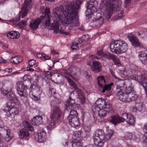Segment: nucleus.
Masks as SVG:
<instances>
[{
  "instance_id": "obj_1",
  "label": "nucleus",
  "mask_w": 147,
  "mask_h": 147,
  "mask_svg": "<svg viewBox=\"0 0 147 147\" xmlns=\"http://www.w3.org/2000/svg\"><path fill=\"white\" fill-rule=\"evenodd\" d=\"M82 2V0L71 1L65 10L63 6L54 9L52 16L54 22L52 24L50 22L51 17L49 8L46 7L45 16H42L36 20L30 21V27L33 30H35L38 28L40 23L43 22V25L45 28L53 30L56 33L60 32L61 34L68 35L69 34V32L67 31L63 26H68L71 30L79 25L78 8Z\"/></svg>"
},
{
  "instance_id": "obj_2",
  "label": "nucleus",
  "mask_w": 147,
  "mask_h": 147,
  "mask_svg": "<svg viewBox=\"0 0 147 147\" xmlns=\"http://www.w3.org/2000/svg\"><path fill=\"white\" fill-rule=\"evenodd\" d=\"M96 0H90L85 5L87 7L86 15L88 19L93 16L94 12L96 14L95 18L93 20L91 25L93 26L98 27L103 24L105 19L109 20L112 14L115 11L119 12L118 16L114 17L113 20L116 21L121 19L123 16V12L121 9L122 2L121 0H102L99 9L96 11L95 4H97Z\"/></svg>"
},
{
  "instance_id": "obj_3",
  "label": "nucleus",
  "mask_w": 147,
  "mask_h": 147,
  "mask_svg": "<svg viewBox=\"0 0 147 147\" xmlns=\"http://www.w3.org/2000/svg\"><path fill=\"white\" fill-rule=\"evenodd\" d=\"M123 85H117L116 87V94L121 101L126 102L136 100L138 96L136 94H133V86L131 82L129 80L121 81Z\"/></svg>"
},
{
  "instance_id": "obj_4",
  "label": "nucleus",
  "mask_w": 147,
  "mask_h": 147,
  "mask_svg": "<svg viewBox=\"0 0 147 147\" xmlns=\"http://www.w3.org/2000/svg\"><path fill=\"white\" fill-rule=\"evenodd\" d=\"M13 88V86L11 85L7 88V90L2 88L1 89V93L3 95H7L8 99L11 101L6 104L4 111L6 112V115L8 117H13L15 115L19 113L18 109L16 107L14 104L18 102V98L12 91Z\"/></svg>"
},
{
  "instance_id": "obj_5",
  "label": "nucleus",
  "mask_w": 147,
  "mask_h": 147,
  "mask_svg": "<svg viewBox=\"0 0 147 147\" xmlns=\"http://www.w3.org/2000/svg\"><path fill=\"white\" fill-rule=\"evenodd\" d=\"M65 77L68 81L69 84L76 91L77 93L76 94H77L78 96L77 97L78 100L76 103L75 101V96H76L74 95L76 92H74L71 93L69 99L65 103V108L66 110L68 111L73 108L76 104H83L85 102V97L81 90L78 89L75 82L70 78L66 76H65Z\"/></svg>"
},
{
  "instance_id": "obj_6",
  "label": "nucleus",
  "mask_w": 147,
  "mask_h": 147,
  "mask_svg": "<svg viewBox=\"0 0 147 147\" xmlns=\"http://www.w3.org/2000/svg\"><path fill=\"white\" fill-rule=\"evenodd\" d=\"M111 105L106 101L105 99L101 98L98 99L92 107L94 112H98V115L101 118H104L109 113Z\"/></svg>"
},
{
  "instance_id": "obj_7",
  "label": "nucleus",
  "mask_w": 147,
  "mask_h": 147,
  "mask_svg": "<svg viewBox=\"0 0 147 147\" xmlns=\"http://www.w3.org/2000/svg\"><path fill=\"white\" fill-rule=\"evenodd\" d=\"M63 113L61 110L58 107H54L51 111L50 116L51 120L49 121L47 126V129L51 130L54 128L59 123Z\"/></svg>"
},
{
  "instance_id": "obj_8",
  "label": "nucleus",
  "mask_w": 147,
  "mask_h": 147,
  "mask_svg": "<svg viewBox=\"0 0 147 147\" xmlns=\"http://www.w3.org/2000/svg\"><path fill=\"white\" fill-rule=\"evenodd\" d=\"M111 52L116 54H120L125 52L128 49L127 44L121 40H117L111 42L110 45Z\"/></svg>"
},
{
  "instance_id": "obj_9",
  "label": "nucleus",
  "mask_w": 147,
  "mask_h": 147,
  "mask_svg": "<svg viewBox=\"0 0 147 147\" xmlns=\"http://www.w3.org/2000/svg\"><path fill=\"white\" fill-rule=\"evenodd\" d=\"M32 7L31 0H25L24 3L22 7L21 11L19 12L20 15H17L12 20H10L11 24L13 25L16 24L20 20V16L22 18H25L27 16L28 9H30Z\"/></svg>"
},
{
  "instance_id": "obj_10",
  "label": "nucleus",
  "mask_w": 147,
  "mask_h": 147,
  "mask_svg": "<svg viewBox=\"0 0 147 147\" xmlns=\"http://www.w3.org/2000/svg\"><path fill=\"white\" fill-rule=\"evenodd\" d=\"M67 119L68 123L71 127L74 128L79 127L80 123L76 111L74 110L71 111Z\"/></svg>"
},
{
  "instance_id": "obj_11",
  "label": "nucleus",
  "mask_w": 147,
  "mask_h": 147,
  "mask_svg": "<svg viewBox=\"0 0 147 147\" xmlns=\"http://www.w3.org/2000/svg\"><path fill=\"white\" fill-rule=\"evenodd\" d=\"M97 81L99 86L102 88V92L103 93L105 92L106 91H108L110 90L111 89V86L113 85V83L112 82L106 85L104 78L102 76L98 77Z\"/></svg>"
},
{
  "instance_id": "obj_12",
  "label": "nucleus",
  "mask_w": 147,
  "mask_h": 147,
  "mask_svg": "<svg viewBox=\"0 0 147 147\" xmlns=\"http://www.w3.org/2000/svg\"><path fill=\"white\" fill-rule=\"evenodd\" d=\"M17 89L19 94L21 96L26 97L28 96V91L29 90L26 86H25L21 82H18L16 83Z\"/></svg>"
},
{
  "instance_id": "obj_13",
  "label": "nucleus",
  "mask_w": 147,
  "mask_h": 147,
  "mask_svg": "<svg viewBox=\"0 0 147 147\" xmlns=\"http://www.w3.org/2000/svg\"><path fill=\"white\" fill-rule=\"evenodd\" d=\"M46 133L43 130H38L34 135V139L36 141L39 143H43L46 140Z\"/></svg>"
},
{
  "instance_id": "obj_14",
  "label": "nucleus",
  "mask_w": 147,
  "mask_h": 147,
  "mask_svg": "<svg viewBox=\"0 0 147 147\" xmlns=\"http://www.w3.org/2000/svg\"><path fill=\"white\" fill-rule=\"evenodd\" d=\"M63 145L64 147H83L80 140L66 141L63 142Z\"/></svg>"
},
{
  "instance_id": "obj_15",
  "label": "nucleus",
  "mask_w": 147,
  "mask_h": 147,
  "mask_svg": "<svg viewBox=\"0 0 147 147\" xmlns=\"http://www.w3.org/2000/svg\"><path fill=\"white\" fill-rule=\"evenodd\" d=\"M122 117L124 120V122L126 121L130 125L134 126L135 123V118L134 116L129 113H124L122 114Z\"/></svg>"
},
{
  "instance_id": "obj_16",
  "label": "nucleus",
  "mask_w": 147,
  "mask_h": 147,
  "mask_svg": "<svg viewBox=\"0 0 147 147\" xmlns=\"http://www.w3.org/2000/svg\"><path fill=\"white\" fill-rule=\"evenodd\" d=\"M102 56L106 59H112L116 65H121L120 61L119 58H117L116 56L112 55L109 52H106L105 53V54L102 55Z\"/></svg>"
},
{
  "instance_id": "obj_17",
  "label": "nucleus",
  "mask_w": 147,
  "mask_h": 147,
  "mask_svg": "<svg viewBox=\"0 0 147 147\" xmlns=\"http://www.w3.org/2000/svg\"><path fill=\"white\" fill-rule=\"evenodd\" d=\"M2 130L5 134H4L3 136L4 139L5 141L8 142L13 139V134L11 132L10 129L3 128Z\"/></svg>"
},
{
  "instance_id": "obj_18",
  "label": "nucleus",
  "mask_w": 147,
  "mask_h": 147,
  "mask_svg": "<svg viewBox=\"0 0 147 147\" xmlns=\"http://www.w3.org/2000/svg\"><path fill=\"white\" fill-rule=\"evenodd\" d=\"M105 54V53L103 52L102 50L98 51L97 52V55L98 56H96L94 55H89L88 57L89 58V60H90V62H88L87 63L89 65H90L91 60H93L94 59H103L104 58L102 56V55Z\"/></svg>"
},
{
  "instance_id": "obj_19",
  "label": "nucleus",
  "mask_w": 147,
  "mask_h": 147,
  "mask_svg": "<svg viewBox=\"0 0 147 147\" xmlns=\"http://www.w3.org/2000/svg\"><path fill=\"white\" fill-rule=\"evenodd\" d=\"M40 92H36L35 90L33 89L30 91L29 94L33 100L37 101L40 99Z\"/></svg>"
},
{
  "instance_id": "obj_20",
  "label": "nucleus",
  "mask_w": 147,
  "mask_h": 147,
  "mask_svg": "<svg viewBox=\"0 0 147 147\" xmlns=\"http://www.w3.org/2000/svg\"><path fill=\"white\" fill-rule=\"evenodd\" d=\"M29 134L28 130L26 129H23L20 130L19 137L20 139L28 140Z\"/></svg>"
},
{
  "instance_id": "obj_21",
  "label": "nucleus",
  "mask_w": 147,
  "mask_h": 147,
  "mask_svg": "<svg viewBox=\"0 0 147 147\" xmlns=\"http://www.w3.org/2000/svg\"><path fill=\"white\" fill-rule=\"evenodd\" d=\"M139 57L142 63L146 65L147 63V51L140 52Z\"/></svg>"
},
{
  "instance_id": "obj_22",
  "label": "nucleus",
  "mask_w": 147,
  "mask_h": 147,
  "mask_svg": "<svg viewBox=\"0 0 147 147\" xmlns=\"http://www.w3.org/2000/svg\"><path fill=\"white\" fill-rule=\"evenodd\" d=\"M42 118L40 115L36 116L32 119V123L35 125H39L42 123Z\"/></svg>"
},
{
  "instance_id": "obj_23",
  "label": "nucleus",
  "mask_w": 147,
  "mask_h": 147,
  "mask_svg": "<svg viewBox=\"0 0 147 147\" xmlns=\"http://www.w3.org/2000/svg\"><path fill=\"white\" fill-rule=\"evenodd\" d=\"M94 144L97 147H102L103 146L104 142L103 140L105 139H102L98 137H93Z\"/></svg>"
},
{
  "instance_id": "obj_24",
  "label": "nucleus",
  "mask_w": 147,
  "mask_h": 147,
  "mask_svg": "<svg viewBox=\"0 0 147 147\" xmlns=\"http://www.w3.org/2000/svg\"><path fill=\"white\" fill-rule=\"evenodd\" d=\"M111 121L114 125H116L117 124L121 122H124L123 118L117 115H115L112 116L111 117Z\"/></svg>"
},
{
  "instance_id": "obj_25",
  "label": "nucleus",
  "mask_w": 147,
  "mask_h": 147,
  "mask_svg": "<svg viewBox=\"0 0 147 147\" xmlns=\"http://www.w3.org/2000/svg\"><path fill=\"white\" fill-rule=\"evenodd\" d=\"M7 36L9 39H16L19 37L20 34L18 31H12L8 33Z\"/></svg>"
},
{
  "instance_id": "obj_26",
  "label": "nucleus",
  "mask_w": 147,
  "mask_h": 147,
  "mask_svg": "<svg viewBox=\"0 0 147 147\" xmlns=\"http://www.w3.org/2000/svg\"><path fill=\"white\" fill-rule=\"evenodd\" d=\"M93 137H97L102 139H105V133L102 129L96 130L94 134Z\"/></svg>"
},
{
  "instance_id": "obj_27",
  "label": "nucleus",
  "mask_w": 147,
  "mask_h": 147,
  "mask_svg": "<svg viewBox=\"0 0 147 147\" xmlns=\"http://www.w3.org/2000/svg\"><path fill=\"white\" fill-rule=\"evenodd\" d=\"M101 67L102 65L98 61H94L93 62L92 69L93 71L98 72L100 71Z\"/></svg>"
},
{
  "instance_id": "obj_28",
  "label": "nucleus",
  "mask_w": 147,
  "mask_h": 147,
  "mask_svg": "<svg viewBox=\"0 0 147 147\" xmlns=\"http://www.w3.org/2000/svg\"><path fill=\"white\" fill-rule=\"evenodd\" d=\"M79 40H80V39H78V38H77L72 42L71 47V49L72 50H77L78 49V45L82 43L81 41Z\"/></svg>"
},
{
  "instance_id": "obj_29",
  "label": "nucleus",
  "mask_w": 147,
  "mask_h": 147,
  "mask_svg": "<svg viewBox=\"0 0 147 147\" xmlns=\"http://www.w3.org/2000/svg\"><path fill=\"white\" fill-rule=\"evenodd\" d=\"M38 78V76L35 75L32 78H31L30 76L26 75H25L23 76L22 78V80L24 81H28L30 83H31V81H32V80H33V81H34V79L35 80V82H36V81H37Z\"/></svg>"
},
{
  "instance_id": "obj_30",
  "label": "nucleus",
  "mask_w": 147,
  "mask_h": 147,
  "mask_svg": "<svg viewBox=\"0 0 147 147\" xmlns=\"http://www.w3.org/2000/svg\"><path fill=\"white\" fill-rule=\"evenodd\" d=\"M23 60V57L21 56H17L12 57L10 59V61L15 64H17L21 62Z\"/></svg>"
},
{
  "instance_id": "obj_31",
  "label": "nucleus",
  "mask_w": 147,
  "mask_h": 147,
  "mask_svg": "<svg viewBox=\"0 0 147 147\" xmlns=\"http://www.w3.org/2000/svg\"><path fill=\"white\" fill-rule=\"evenodd\" d=\"M124 137L126 140L132 139L134 140L139 138L138 135L134 134L133 135L131 133L129 132H126L125 133Z\"/></svg>"
},
{
  "instance_id": "obj_32",
  "label": "nucleus",
  "mask_w": 147,
  "mask_h": 147,
  "mask_svg": "<svg viewBox=\"0 0 147 147\" xmlns=\"http://www.w3.org/2000/svg\"><path fill=\"white\" fill-rule=\"evenodd\" d=\"M36 57L38 59H40L43 60H47L50 59V56L46 55L45 54L42 53H39L36 54Z\"/></svg>"
},
{
  "instance_id": "obj_33",
  "label": "nucleus",
  "mask_w": 147,
  "mask_h": 147,
  "mask_svg": "<svg viewBox=\"0 0 147 147\" xmlns=\"http://www.w3.org/2000/svg\"><path fill=\"white\" fill-rule=\"evenodd\" d=\"M81 136V131H76L73 134L72 138L73 140H77L78 138H80Z\"/></svg>"
},
{
  "instance_id": "obj_34",
  "label": "nucleus",
  "mask_w": 147,
  "mask_h": 147,
  "mask_svg": "<svg viewBox=\"0 0 147 147\" xmlns=\"http://www.w3.org/2000/svg\"><path fill=\"white\" fill-rule=\"evenodd\" d=\"M28 20L27 18L25 19L24 21H22L19 22L18 24L19 28L21 29L23 28L27 25Z\"/></svg>"
},
{
  "instance_id": "obj_35",
  "label": "nucleus",
  "mask_w": 147,
  "mask_h": 147,
  "mask_svg": "<svg viewBox=\"0 0 147 147\" xmlns=\"http://www.w3.org/2000/svg\"><path fill=\"white\" fill-rule=\"evenodd\" d=\"M113 131L111 130H108L106 135H105V141L109 139L113 135Z\"/></svg>"
},
{
  "instance_id": "obj_36",
  "label": "nucleus",
  "mask_w": 147,
  "mask_h": 147,
  "mask_svg": "<svg viewBox=\"0 0 147 147\" xmlns=\"http://www.w3.org/2000/svg\"><path fill=\"white\" fill-rule=\"evenodd\" d=\"M23 124L25 128H26L30 131H33V128L28 122H24Z\"/></svg>"
},
{
  "instance_id": "obj_37",
  "label": "nucleus",
  "mask_w": 147,
  "mask_h": 147,
  "mask_svg": "<svg viewBox=\"0 0 147 147\" xmlns=\"http://www.w3.org/2000/svg\"><path fill=\"white\" fill-rule=\"evenodd\" d=\"M130 42L134 46L139 47L140 45V42L138 41L137 38L133 40H131Z\"/></svg>"
},
{
  "instance_id": "obj_38",
  "label": "nucleus",
  "mask_w": 147,
  "mask_h": 147,
  "mask_svg": "<svg viewBox=\"0 0 147 147\" xmlns=\"http://www.w3.org/2000/svg\"><path fill=\"white\" fill-rule=\"evenodd\" d=\"M90 38V36L88 34L84 35L81 37L80 38H78L80 39L79 40L81 41L82 42L83 41H87Z\"/></svg>"
},
{
  "instance_id": "obj_39",
  "label": "nucleus",
  "mask_w": 147,
  "mask_h": 147,
  "mask_svg": "<svg viewBox=\"0 0 147 147\" xmlns=\"http://www.w3.org/2000/svg\"><path fill=\"white\" fill-rule=\"evenodd\" d=\"M111 74H112V76L113 77L115 78V82H119V85H123V84H121V81H124L123 80H120L119 78L116 76L114 74L113 72L112 71L110 70Z\"/></svg>"
},
{
  "instance_id": "obj_40",
  "label": "nucleus",
  "mask_w": 147,
  "mask_h": 147,
  "mask_svg": "<svg viewBox=\"0 0 147 147\" xmlns=\"http://www.w3.org/2000/svg\"><path fill=\"white\" fill-rule=\"evenodd\" d=\"M121 73L120 76L122 78H127L128 75L126 69L124 71H121Z\"/></svg>"
},
{
  "instance_id": "obj_41",
  "label": "nucleus",
  "mask_w": 147,
  "mask_h": 147,
  "mask_svg": "<svg viewBox=\"0 0 147 147\" xmlns=\"http://www.w3.org/2000/svg\"><path fill=\"white\" fill-rule=\"evenodd\" d=\"M54 73L49 71H47L45 73V76L47 79H50Z\"/></svg>"
},
{
  "instance_id": "obj_42",
  "label": "nucleus",
  "mask_w": 147,
  "mask_h": 147,
  "mask_svg": "<svg viewBox=\"0 0 147 147\" xmlns=\"http://www.w3.org/2000/svg\"><path fill=\"white\" fill-rule=\"evenodd\" d=\"M128 36L130 42L131 41V40H133L136 38V37L134 36V33L129 34L128 35Z\"/></svg>"
},
{
  "instance_id": "obj_43",
  "label": "nucleus",
  "mask_w": 147,
  "mask_h": 147,
  "mask_svg": "<svg viewBox=\"0 0 147 147\" xmlns=\"http://www.w3.org/2000/svg\"><path fill=\"white\" fill-rule=\"evenodd\" d=\"M84 130L86 132H89L90 131L91 126L85 125L84 127Z\"/></svg>"
},
{
  "instance_id": "obj_44",
  "label": "nucleus",
  "mask_w": 147,
  "mask_h": 147,
  "mask_svg": "<svg viewBox=\"0 0 147 147\" xmlns=\"http://www.w3.org/2000/svg\"><path fill=\"white\" fill-rule=\"evenodd\" d=\"M136 106L138 108V110L140 111L143 109V106L142 104L141 103H138L136 104Z\"/></svg>"
},
{
  "instance_id": "obj_45",
  "label": "nucleus",
  "mask_w": 147,
  "mask_h": 147,
  "mask_svg": "<svg viewBox=\"0 0 147 147\" xmlns=\"http://www.w3.org/2000/svg\"><path fill=\"white\" fill-rule=\"evenodd\" d=\"M36 63V61L33 59H32L28 61V64L30 67H32Z\"/></svg>"
},
{
  "instance_id": "obj_46",
  "label": "nucleus",
  "mask_w": 147,
  "mask_h": 147,
  "mask_svg": "<svg viewBox=\"0 0 147 147\" xmlns=\"http://www.w3.org/2000/svg\"><path fill=\"white\" fill-rule=\"evenodd\" d=\"M143 130L145 134H147V123L144 125L143 127Z\"/></svg>"
},
{
  "instance_id": "obj_47",
  "label": "nucleus",
  "mask_w": 147,
  "mask_h": 147,
  "mask_svg": "<svg viewBox=\"0 0 147 147\" xmlns=\"http://www.w3.org/2000/svg\"><path fill=\"white\" fill-rule=\"evenodd\" d=\"M11 70L9 68H7L5 70L0 71V73L5 74L6 72H11Z\"/></svg>"
},
{
  "instance_id": "obj_48",
  "label": "nucleus",
  "mask_w": 147,
  "mask_h": 147,
  "mask_svg": "<svg viewBox=\"0 0 147 147\" xmlns=\"http://www.w3.org/2000/svg\"><path fill=\"white\" fill-rule=\"evenodd\" d=\"M71 71H70L69 72H66V74H67L68 76H69L71 78H72L74 80H76V79L75 78H73V76L71 75L69 73V72H71Z\"/></svg>"
},
{
  "instance_id": "obj_49",
  "label": "nucleus",
  "mask_w": 147,
  "mask_h": 147,
  "mask_svg": "<svg viewBox=\"0 0 147 147\" xmlns=\"http://www.w3.org/2000/svg\"><path fill=\"white\" fill-rule=\"evenodd\" d=\"M130 0H125V3L126 5H125V7H126L130 3Z\"/></svg>"
},
{
  "instance_id": "obj_50",
  "label": "nucleus",
  "mask_w": 147,
  "mask_h": 147,
  "mask_svg": "<svg viewBox=\"0 0 147 147\" xmlns=\"http://www.w3.org/2000/svg\"><path fill=\"white\" fill-rule=\"evenodd\" d=\"M143 139L144 140L143 143L147 144V137L145 136H144L143 137Z\"/></svg>"
},
{
  "instance_id": "obj_51",
  "label": "nucleus",
  "mask_w": 147,
  "mask_h": 147,
  "mask_svg": "<svg viewBox=\"0 0 147 147\" xmlns=\"http://www.w3.org/2000/svg\"><path fill=\"white\" fill-rule=\"evenodd\" d=\"M132 111L135 112L137 111L138 109V108L136 107H133L132 108Z\"/></svg>"
},
{
  "instance_id": "obj_52",
  "label": "nucleus",
  "mask_w": 147,
  "mask_h": 147,
  "mask_svg": "<svg viewBox=\"0 0 147 147\" xmlns=\"http://www.w3.org/2000/svg\"><path fill=\"white\" fill-rule=\"evenodd\" d=\"M80 55H74L73 57V59H77L80 57Z\"/></svg>"
},
{
  "instance_id": "obj_53",
  "label": "nucleus",
  "mask_w": 147,
  "mask_h": 147,
  "mask_svg": "<svg viewBox=\"0 0 147 147\" xmlns=\"http://www.w3.org/2000/svg\"><path fill=\"white\" fill-rule=\"evenodd\" d=\"M51 53L52 54H53L54 55H56V54H58L57 52V51H55L54 50L51 49Z\"/></svg>"
},
{
  "instance_id": "obj_54",
  "label": "nucleus",
  "mask_w": 147,
  "mask_h": 147,
  "mask_svg": "<svg viewBox=\"0 0 147 147\" xmlns=\"http://www.w3.org/2000/svg\"><path fill=\"white\" fill-rule=\"evenodd\" d=\"M26 69L27 71H33L34 70L33 69L30 68L29 67H27L26 68Z\"/></svg>"
},
{
  "instance_id": "obj_55",
  "label": "nucleus",
  "mask_w": 147,
  "mask_h": 147,
  "mask_svg": "<svg viewBox=\"0 0 147 147\" xmlns=\"http://www.w3.org/2000/svg\"><path fill=\"white\" fill-rule=\"evenodd\" d=\"M79 29L80 30L83 31L84 30V27L82 25L81 27L79 28Z\"/></svg>"
},
{
  "instance_id": "obj_56",
  "label": "nucleus",
  "mask_w": 147,
  "mask_h": 147,
  "mask_svg": "<svg viewBox=\"0 0 147 147\" xmlns=\"http://www.w3.org/2000/svg\"><path fill=\"white\" fill-rule=\"evenodd\" d=\"M85 147H94V146L92 145H88L86 146Z\"/></svg>"
},
{
  "instance_id": "obj_57",
  "label": "nucleus",
  "mask_w": 147,
  "mask_h": 147,
  "mask_svg": "<svg viewBox=\"0 0 147 147\" xmlns=\"http://www.w3.org/2000/svg\"><path fill=\"white\" fill-rule=\"evenodd\" d=\"M3 62L5 63V62H4L3 61L2 58L0 57V63H3Z\"/></svg>"
},
{
  "instance_id": "obj_58",
  "label": "nucleus",
  "mask_w": 147,
  "mask_h": 147,
  "mask_svg": "<svg viewBox=\"0 0 147 147\" xmlns=\"http://www.w3.org/2000/svg\"><path fill=\"white\" fill-rule=\"evenodd\" d=\"M48 68L49 70H51L52 69V67H50L49 65L48 66Z\"/></svg>"
},
{
  "instance_id": "obj_59",
  "label": "nucleus",
  "mask_w": 147,
  "mask_h": 147,
  "mask_svg": "<svg viewBox=\"0 0 147 147\" xmlns=\"http://www.w3.org/2000/svg\"><path fill=\"white\" fill-rule=\"evenodd\" d=\"M18 73V71H14L13 72V74H17Z\"/></svg>"
},
{
  "instance_id": "obj_60",
  "label": "nucleus",
  "mask_w": 147,
  "mask_h": 147,
  "mask_svg": "<svg viewBox=\"0 0 147 147\" xmlns=\"http://www.w3.org/2000/svg\"><path fill=\"white\" fill-rule=\"evenodd\" d=\"M36 69H38V70H36V71H40V69L38 67H37L36 68Z\"/></svg>"
},
{
  "instance_id": "obj_61",
  "label": "nucleus",
  "mask_w": 147,
  "mask_h": 147,
  "mask_svg": "<svg viewBox=\"0 0 147 147\" xmlns=\"http://www.w3.org/2000/svg\"><path fill=\"white\" fill-rule=\"evenodd\" d=\"M1 22H2V23H5V20H1Z\"/></svg>"
},
{
  "instance_id": "obj_62",
  "label": "nucleus",
  "mask_w": 147,
  "mask_h": 147,
  "mask_svg": "<svg viewBox=\"0 0 147 147\" xmlns=\"http://www.w3.org/2000/svg\"><path fill=\"white\" fill-rule=\"evenodd\" d=\"M5 48H7L8 47V45H5Z\"/></svg>"
},
{
  "instance_id": "obj_63",
  "label": "nucleus",
  "mask_w": 147,
  "mask_h": 147,
  "mask_svg": "<svg viewBox=\"0 0 147 147\" xmlns=\"http://www.w3.org/2000/svg\"><path fill=\"white\" fill-rule=\"evenodd\" d=\"M137 33L138 34L139 36L140 35V34L139 33Z\"/></svg>"
},
{
  "instance_id": "obj_64",
  "label": "nucleus",
  "mask_w": 147,
  "mask_h": 147,
  "mask_svg": "<svg viewBox=\"0 0 147 147\" xmlns=\"http://www.w3.org/2000/svg\"><path fill=\"white\" fill-rule=\"evenodd\" d=\"M137 74H140V73L139 72H138L137 73Z\"/></svg>"
}]
</instances>
